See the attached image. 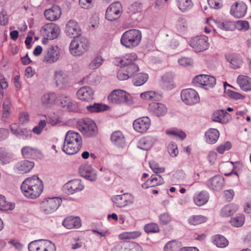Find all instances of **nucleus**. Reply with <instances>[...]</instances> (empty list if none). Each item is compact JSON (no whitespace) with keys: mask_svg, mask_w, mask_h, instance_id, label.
Here are the masks:
<instances>
[{"mask_svg":"<svg viewBox=\"0 0 251 251\" xmlns=\"http://www.w3.org/2000/svg\"><path fill=\"white\" fill-rule=\"evenodd\" d=\"M236 211L235 207L231 205L225 206L221 211V214L224 217H228L233 214Z\"/></svg>","mask_w":251,"mask_h":251,"instance_id":"obj_51","label":"nucleus"},{"mask_svg":"<svg viewBox=\"0 0 251 251\" xmlns=\"http://www.w3.org/2000/svg\"><path fill=\"white\" fill-rule=\"evenodd\" d=\"M14 208V205L11 203L7 202L4 196L0 195V210L2 211H7L12 210Z\"/></svg>","mask_w":251,"mask_h":251,"instance_id":"obj_45","label":"nucleus"},{"mask_svg":"<svg viewBox=\"0 0 251 251\" xmlns=\"http://www.w3.org/2000/svg\"><path fill=\"white\" fill-rule=\"evenodd\" d=\"M56 98L54 93H48L44 94L41 98L42 104L45 107H49L53 105Z\"/></svg>","mask_w":251,"mask_h":251,"instance_id":"obj_33","label":"nucleus"},{"mask_svg":"<svg viewBox=\"0 0 251 251\" xmlns=\"http://www.w3.org/2000/svg\"><path fill=\"white\" fill-rule=\"evenodd\" d=\"M151 121L148 117H143L135 120L133 126L134 129L140 133L145 132L149 128Z\"/></svg>","mask_w":251,"mask_h":251,"instance_id":"obj_15","label":"nucleus"},{"mask_svg":"<svg viewBox=\"0 0 251 251\" xmlns=\"http://www.w3.org/2000/svg\"><path fill=\"white\" fill-rule=\"evenodd\" d=\"M144 230L148 234L158 232L159 228L157 224L153 223L147 224L144 226Z\"/></svg>","mask_w":251,"mask_h":251,"instance_id":"obj_47","label":"nucleus"},{"mask_svg":"<svg viewBox=\"0 0 251 251\" xmlns=\"http://www.w3.org/2000/svg\"><path fill=\"white\" fill-rule=\"evenodd\" d=\"M152 145L151 139L149 137L141 138L138 143V147L143 150H149Z\"/></svg>","mask_w":251,"mask_h":251,"instance_id":"obj_39","label":"nucleus"},{"mask_svg":"<svg viewBox=\"0 0 251 251\" xmlns=\"http://www.w3.org/2000/svg\"><path fill=\"white\" fill-rule=\"evenodd\" d=\"M89 42L83 36L75 37L70 45V51L74 56H79L86 52L88 49Z\"/></svg>","mask_w":251,"mask_h":251,"instance_id":"obj_3","label":"nucleus"},{"mask_svg":"<svg viewBox=\"0 0 251 251\" xmlns=\"http://www.w3.org/2000/svg\"><path fill=\"white\" fill-rule=\"evenodd\" d=\"M226 93L228 97L234 100H243L245 98V96H243L241 94L230 90H226Z\"/></svg>","mask_w":251,"mask_h":251,"instance_id":"obj_63","label":"nucleus"},{"mask_svg":"<svg viewBox=\"0 0 251 251\" xmlns=\"http://www.w3.org/2000/svg\"><path fill=\"white\" fill-rule=\"evenodd\" d=\"M125 70L126 73H128V74L132 77L136 72L139 71V67L135 63L130 64V65H128L126 67H125Z\"/></svg>","mask_w":251,"mask_h":251,"instance_id":"obj_58","label":"nucleus"},{"mask_svg":"<svg viewBox=\"0 0 251 251\" xmlns=\"http://www.w3.org/2000/svg\"><path fill=\"white\" fill-rule=\"evenodd\" d=\"M208 194L205 191H201L194 197L195 204L199 206L205 204L208 201Z\"/></svg>","mask_w":251,"mask_h":251,"instance_id":"obj_32","label":"nucleus"},{"mask_svg":"<svg viewBox=\"0 0 251 251\" xmlns=\"http://www.w3.org/2000/svg\"><path fill=\"white\" fill-rule=\"evenodd\" d=\"M66 142L82 145V138L77 133L73 131H69L66 134L64 140Z\"/></svg>","mask_w":251,"mask_h":251,"instance_id":"obj_27","label":"nucleus"},{"mask_svg":"<svg viewBox=\"0 0 251 251\" xmlns=\"http://www.w3.org/2000/svg\"><path fill=\"white\" fill-rule=\"evenodd\" d=\"M28 247L29 251H56L54 244L48 240H36L31 242Z\"/></svg>","mask_w":251,"mask_h":251,"instance_id":"obj_5","label":"nucleus"},{"mask_svg":"<svg viewBox=\"0 0 251 251\" xmlns=\"http://www.w3.org/2000/svg\"><path fill=\"white\" fill-rule=\"evenodd\" d=\"M125 68L121 66V69L119 71L117 74V77L120 80H125L129 78L130 75L125 70Z\"/></svg>","mask_w":251,"mask_h":251,"instance_id":"obj_62","label":"nucleus"},{"mask_svg":"<svg viewBox=\"0 0 251 251\" xmlns=\"http://www.w3.org/2000/svg\"><path fill=\"white\" fill-rule=\"evenodd\" d=\"M245 221L244 217L242 215L236 216L233 218L230 221L231 224L235 227L242 226Z\"/></svg>","mask_w":251,"mask_h":251,"instance_id":"obj_53","label":"nucleus"},{"mask_svg":"<svg viewBox=\"0 0 251 251\" xmlns=\"http://www.w3.org/2000/svg\"><path fill=\"white\" fill-rule=\"evenodd\" d=\"M164 182L163 179L161 176L158 175H152L145 183L142 184V187L146 189L149 187H154L162 184Z\"/></svg>","mask_w":251,"mask_h":251,"instance_id":"obj_25","label":"nucleus"},{"mask_svg":"<svg viewBox=\"0 0 251 251\" xmlns=\"http://www.w3.org/2000/svg\"><path fill=\"white\" fill-rule=\"evenodd\" d=\"M79 172L81 176L91 181H95L97 179L96 171L90 165H81L79 168Z\"/></svg>","mask_w":251,"mask_h":251,"instance_id":"obj_13","label":"nucleus"},{"mask_svg":"<svg viewBox=\"0 0 251 251\" xmlns=\"http://www.w3.org/2000/svg\"><path fill=\"white\" fill-rule=\"evenodd\" d=\"M180 95L182 101L188 105L195 104L200 100L198 93L193 89H184L182 90Z\"/></svg>","mask_w":251,"mask_h":251,"instance_id":"obj_9","label":"nucleus"},{"mask_svg":"<svg viewBox=\"0 0 251 251\" xmlns=\"http://www.w3.org/2000/svg\"><path fill=\"white\" fill-rule=\"evenodd\" d=\"M22 153L25 158H30L35 157L39 153V151L29 147H25L22 149Z\"/></svg>","mask_w":251,"mask_h":251,"instance_id":"obj_38","label":"nucleus"},{"mask_svg":"<svg viewBox=\"0 0 251 251\" xmlns=\"http://www.w3.org/2000/svg\"><path fill=\"white\" fill-rule=\"evenodd\" d=\"M84 243L83 240L79 237L73 238L71 240V246L72 250H76L81 248Z\"/></svg>","mask_w":251,"mask_h":251,"instance_id":"obj_52","label":"nucleus"},{"mask_svg":"<svg viewBox=\"0 0 251 251\" xmlns=\"http://www.w3.org/2000/svg\"><path fill=\"white\" fill-rule=\"evenodd\" d=\"M12 158V155L10 153L6 152L4 150L0 149V161L4 164L9 163Z\"/></svg>","mask_w":251,"mask_h":251,"instance_id":"obj_49","label":"nucleus"},{"mask_svg":"<svg viewBox=\"0 0 251 251\" xmlns=\"http://www.w3.org/2000/svg\"><path fill=\"white\" fill-rule=\"evenodd\" d=\"M61 15V11L59 6L53 5L49 9L44 12V15L46 19L50 21H55L58 19Z\"/></svg>","mask_w":251,"mask_h":251,"instance_id":"obj_20","label":"nucleus"},{"mask_svg":"<svg viewBox=\"0 0 251 251\" xmlns=\"http://www.w3.org/2000/svg\"><path fill=\"white\" fill-rule=\"evenodd\" d=\"M140 97L142 99L147 100H152L155 97V93L153 91H147L144 93H142L140 95Z\"/></svg>","mask_w":251,"mask_h":251,"instance_id":"obj_64","label":"nucleus"},{"mask_svg":"<svg viewBox=\"0 0 251 251\" xmlns=\"http://www.w3.org/2000/svg\"><path fill=\"white\" fill-rule=\"evenodd\" d=\"M107 107L105 105L95 103L93 105L87 106L86 108L91 112H99L106 110Z\"/></svg>","mask_w":251,"mask_h":251,"instance_id":"obj_43","label":"nucleus"},{"mask_svg":"<svg viewBox=\"0 0 251 251\" xmlns=\"http://www.w3.org/2000/svg\"><path fill=\"white\" fill-rule=\"evenodd\" d=\"M204 79L203 88L205 89L212 88L216 84V79L214 76L206 75Z\"/></svg>","mask_w":251,"mask_h":251,"instance_id":"obj_48","label":"nucleus"},{"mask_svg":"<svg viewBox=\"0 0 251 251\" xmlns=\"http://www.w3.org/2000/svg\"><path fill=\"white\" fill-rule=\"evenodd\" d=\"M247 9L246 4L242 3L239 5L238 2H236L235 5L231 6L230 14L236 18H241L245 15Z\"/></svg>","mask_w":251,"mask_h":251,"instance_id":"obj_19","label":"nucleus"},{"mask_svg":"<svg viewBox=\"0 0 251 251\" xmlns=\"http://www.w3.org/2000/svg\"><path fill=\"white\" fill-rule=\"evenodd\" d=\"M141 38V33L139 30L130 29L126 31L123 34L121 43L127 48H133L140 44Z\"/></svg>","mask_w":251,"mask_h":251,"instance_id":"obj_2","label":"nucleus"},{"mask_svg":"<svg viewBox=\"0 0 251 251\" xmlns=\"http://www.w3.org/2000/svg\"><path fill=\"white\" fill-rule=\"evenodd\" d=\"M34 166L33 162L24 160L16 164V169L20 173L25 174L30 172Z\"/></svg>","mask_w":251,"mask_h":251,"instance_id":"obj_28","label":"nucleus"},{"mask_svg":"<svg viewBox=\"0 0 251 251\" xmlns=\"http://www.w3.org/2000/svg\"><path fill=\"white\" fill-rule=\"evenodd\" d=\"M237 81L243 91H251V78L248 76L240 75L237 78Z\"/></svg>","mask_w":251,"mask_h":251,"instance_id":"obj_29","label":"nucleus"},{"mask_svg":"<svg viewBox=\"0 0 251 251\" xmlns=\"http://www.w3.org/2000/svg\"><path fill=\"white\" fill-rule=\"evenodd\" d=\"M181 247V243L176 240L168 242L164 247V251H178Z\"/></svg>","mask_w":251,"mask_h":251,"instance_id":"obj_40","label":"nucleus"},{"mask_svg":"<svg viewBox=\"0 0 251 251\" xmlns=\"http://www.w3.org/2000/svg\"><path fill=\"white\" fill-rule=\"evenodd\" d=\"M219 137V132L218 130L214 128L210 129L205 133L206 142L209 144H214Z\"/></svg>","mask_w":251,"mask_h":251,"instance_id":"obj_36","label":"nucleus"},{"mask_svg":"<svg viewBox=\"0 0 251 251\" xmlns=\"http://www.w3.org/2000/svg\"><path fill=\"white\" fill-rule=\"evenodd\" d=\"M207 220L206 217L201 215H195L191 217L189 219V223L193 225H198L205 222Z\"/></svg>","mask_w":251,"mask_h":251,"instance_id":"obj_46","label":"nucleus"},{"mask_svg":"<svg viewBox=\"0 0 251 251\" xmlns=\"http://www.w3.org/2000/svg\"><path fill=\"white\" fill-rule=\"evenodd\" d=\"M226 60L230 63V66L233 69H237L242 64V60L237 56L234 54H228L226 55Z\"/></svg>","mask_w":251,"mask_h":251,"instance_id":"obj_35","label":"nucleus"},{"mask_svg":"<svg viewBox=\"0 0 251 251\" xmlns=\"http://www.w3.org/2000/svg\"><path fill=\"white\" fill-rule=\"evenodd\" d=\"M59 100L60 105L66 108L69 111H74L78 108L77 103L73 102L69 97L62 95L59 97Z\"/></svg>","mask_w":251,"mask_h":251,"instance_id":"obj_21","label":"nucleus"},{"mask_svg":"<svg viewBox=\"0 0 251 251\" xmlns=\"http://www.w3.org/2000/svg\"><path fill=\"white\" fill-rule=\"evenodd\" d=\"M123 6L119 1L114 2L107 8L105 18L109 21H114L118 19L121 16Z\"/></svg>","mask_w":251,"mask_h":251,"instance_id":"obj_8","label":"nucleus"},{"mask_svg":"<svg viewBox=\"0 0 251 251\" xmlns=\"http://www.w3.org/2000/svg\"><path fill=\"white\" fill-rule=\"evenodd\" d=\"M54 77L56 86L58 87H62L68 82V75L62 71L56 72Z\"/></svg>","mask_w":251,"mask_h":251,"instance_id":"obj_30","label":"nucleus"},{"mask_svg":"<svg viewBox=\"0 0 251 251\" xmlns=\"http://www.w3.org/2000/svg\"><path fill=\"white\" fill-rule=\"evenodd\" d=\"M213 243L219 248H225L228 245V241L225 236H214Z\"/></svg>","mask_w":251,"mask_h":251,"instance_id":"obj_42","label":"nucleus"},{"mask_svg":"<svg viewBox=\"0 0 251 251\" xmlns=\"http://www.w3.org/2000/svg\"><path fill=\"white\" fill-rule=\"evenodd\" d=\"M66 33L71 37H78L80 34V28L78 23L75 20H70L66 26Z\"/></svg>","mask_w":251,"mask_h":251,"instance_id":"obj_17","label":"nucleus"},{"mask_svg":"<svg viewBox=\"0 0 251 251\" xmlns=\"http://www.w3.org/2000/svg\"><path fill=\"white\" fill-rule=\"evenodd\" d=\"M59 55L57 47H50L45 52L43 61L48 63H54L59 59Z\"/></svg>","mask_w":251,"mask_h":251,"instance_id":"obj_14","label":"nucleus"},{"mask_svg":"<svg viewBox=\"0 0 251 251\" xmlns=\"http://www.w3.org/2000/svg\"><path fill=\"white\" fill-rule=\"evenodd\" d=\"M103 62V59L102 57L100 55H97L89 64V67L91 69H96L100 66Z\"/></svg>","mask_w":251,"mask_h":251,"instance_id":"obj_50","label":"nucleus"},{"mask_svg":"<svg viewBox=\"0 0 251 251\" xmlns=\"http://www.w3.org/2000/svg\"><path fill=\"white\" fill-rule=\"evenodd\" d=\"M148 78V76L147 74H140L137 75L134 81V84L136 86H141L147 81Z\"/></svg>","mask_w":251,"mask_h":251,"instance_id":"obj_57","label":"nucleus"},{"mask_svg":"<svg viewBox=\"0 0 251 251\" xmlns=\"http://www.w3.org/2000/svg\"><path fill=\"white\" fill-rule=\"evenodd\" d=\"M111 140L115 145L119 147H123L125 144L124 136L122 133L119 131L112 133Z\"/></svg>","mask_w":251,"mask_h":251,"instance_id":"obj_31","label":"nucleus"},{"mask_svg":"<svg viewBox=\"0 0 251 251\" xmlns=\"http://www.w3.org/2000/svg\"><path fill=\"white\" fill-rule=\"evenodd\" d=\"M168 151L170 155L173 157H176L178 153L177 146L174 143H171L169 145Z\"/></svg>","mask_w":251,"mask_h":251,"instance_id":"obj_59","label":"nucleus"},{"mask_svg":"<svg viewBox=\"0 0 251 251\" xmlns=\"http://www.w3.org/2000/svg\"><path fill=\"white\" fill-rule=\"evenodd\" d=\"M64 187L71 194L81 191L84 188V186L81 184V180L78 179L69 181L65 185Z\"/></svg>","mask_w":251,"mask_h":251,"instance_id":"obj_23","label":"nucleus"},{"mask_svg":"<svg viewBox=\"0 0 251 251\" xmlns=\"http://www.w3.org/2000/svg\"><path fill=\"white\" fill-rule=\"evenodd\" d=\"M162 80L164 84H166V87L169 89H171L174 87L172 83L173 81V76L171 74H166L162 77Z\"/></svg>","mask_w":251,"mask_h":251,"instance_id":"obj_55","label":"nucleus"},{"mask_svg":"<svg viewBox=\"0 0 251 251\" xmlns=\"http://www.w3.org/2000/svg\"><path fill=\"white\" fill-rule=\"evenodd\" d=\"M31 136V133L30 130H28L26 128H22L19 130V132L18 133L16 136L19 138H22L24 139H25L28 138H30Z\"/></svg>","mask_w":251,"mask_h":251,"instance_id":"obj_60","label":"nucleus"},{"mask_svg":"<svg viewBox=\"0 0 251 251\" xmlns=\"http://www.w3.org/2000/svg\"><path fill=\"white\" fill-rule=\"evenodd\" d=\"M46 125L47 123L45 120L40 121L38 126H35L33 128V132L38 135L40 134L42 132L43 128L46 126Z\"/></svg>","mask_w":251,"mask_h":251,"instance_id":"obj_61","label":"nucleus"},{"mask_svg":"<svg viewBox=\"0 0 251 251\" xmlns=\"http://www.w3.org/2000/svg\"><path fill=\"white\" fill-rule=\"evenodd\" d=\"M236 29L241 31H247L249 28V24L246 21H238L235 23Z\"/></svg>","mask_w":251,"mask_h":251,"instance_id":"obj_54","label":"nucleus"},{"mask_svg":"<svg viewBox=\"0 0 251 251\" xmlns=\"http://www.w3.org/2000/svg\"><path fill=\"white\" fill-rule=\"evenodd\" d=\"M177 3L178 8L182 12L189 10L193 6L191 0H177Z\"/></svg>","mask_w":251,"mask_h":251,"instance_id":"obj_41","label":"nucleus"},{"mask_svg":"<svg viewBox=\"0 0 251 251\" xmlns=\"http://www.w3.org/2000/svg\"><path fill=\"white\" fill-rule=\"evenodd\" d=\"M189 45L195 51H203L208 48V37L204 35L196 36L189 41Z\"/></svg>","mask_w":251,"mask_h":251,"instance_id":"obj_10","label":"nucleus"},{"mask_svg":"<svg viewBox=\"0 0 251 251\" xmlns=\"http://www.w3.org/2000/svg\"><path fill=\"white\" fill-rule=\"evenodd\" d=\"M61 202L62 200L59 197L49 198L42 202L41 208L45 214H50L57 209Z\"/></svg>","mask_w":251,"mask_h":251,"instance_id":"obj_7","label":"nucleus"},{"mask_svg":"<svg viewBox=\"0 0 251 251\" xmlns=\"http://www.w3.org/2000/svg\"><path fill=\"white\" fill-rule=\"evenodd\" d=\"M41 32L47 39L52 40L58 37L60 33V29L56 24L50 23L43 26Z\"/></svg>","mask_w":251,"mask_h":251,"instance_id":"obj_11","label":"nucleus"},{"mask_svg":"<svg viewBox=\"0 0 251 251\" xmlns=\"http://www.w3.org/2000/svg\"><path fill=\"white\" fill-rule=\"evenodd\" d=\"M115 204L118 207H124L134 202L133 196L129 193L117 195L112 198Z\"/></svg>","mask_w":251,"mask_h":251,"instance_id":"obj_12","label":"nucleus"},{"mask_svg":"<svg viewBox=\"0 0 251 251\" xmlns=\"http://www.w3.org/2000/svg\"><path fill=\"white\" fill-rule=\"evenodd\" d=\"M82 145L66 142L64 141V145L62 147V151L66 154L69 155L75 154L80 149Z\"/></svg>","mask_w":251,"mask_h":251,"instance_id":"obj_26","label":"nucleus"},{"mask_svg":"<svg viewBox=\"0 0 251 251\" xmlns=\"http://www.w3.org/2000/svg\"><path fill=\"white\" fill-rule=\"evenodd\" d=\"M10 113V101L9 99H5L2 104V118L5 120Z\"/></svg>","mask_w":251,"mask_h":251,"instance_id":"obj_44","label":"nucleus"},{"mask_svg":"<svg viewBox=\"0 0 251 251\" xmlns=\"http://www.w3.org/2000/svg\"><path fill=\"white\" fill-rule=\"evenodd\" d=\"M109 102L113 104L126 102L128 104L132 103L131 97L129 94L120 89L113 90L108 97Z\"/></svg>","mask_w":251,"mask_h":251,"instance_id":"obj_6","label":"nucleus"},{"mask_svg":"<svg viewBox=\"0 0 251 251\" xmlns=\"http://www.w3.org/2000/svg\"><path fill=\"white\" fill-rule=\"evenodd\" d=\"M77 126L79 130L87 137L94 136L97 133L96 124L90 119L79 120Z\"/></svg>","mask_w":251,"mask_h":251,"instance_id":"obj_4","label":"nucleus"},{"mask_svg":"<svg viewBox=\"0 0 251 251\" xmlns=\"http://www.w3.org/2000/svg\"><path fill=\"white\" fill-rule=\"evenodd\" d=\"M166 133L170 135H172L176 137H178L183 140L185 138L186 135L182 130L175 129L173 130H167Z\"/></svg>","mask_w":251,"mask_h":251,"instance_id":"obj_56","label":"nucleus"},{"mask_svg":"<svg viewBox=\"0 0 251 251\" xmlns=\"http://www.w3.org/2000/svg\"><path fill=\"white\" fill-rule=\"evenodd\" d=\"M150 111L156 116L159 117L164 115L167 109L165 105L160 103H152L149 106Z\"/></svg>","mask_w":251,"mask_h":251,"instance_id":"obj_22","label":"nucleus"},{"mask_svg":"<svg viewBox=\"0 0 251 251\" xmlns=\"http://www.w3.org/2000/svg\"><path fill=\"white\" fill-rule=\"evenodd\" d=\"M43 181L36 176L26 178L21 189L24 195L28 198L35 199L40 196L43 190Z\"/></svg>","mask_w":251,"mask_h":251,"instance_id":"obj_1","label":"nucleus"},{"mask_svg":"<svg viewBox=\"0 0 251 251\" xmlns=\"http://www.w3.org/2000/svg\"><path fill=\"white\" fill-rule=\"evenodd\" d=\"M229 116V114L225 110H221L215 112L212 116V120L214 121L218 122L222 124L226 123L228 120L226 118Z\"/></svg>","mask_w":251,"mask_h":251,"instance_id":"obj_34","label":"nucleus"},{"mask_svg":"<svg viewBox=\"0 0 251 251\" xmlns=\"http://www.w3.org/2000/svg\"><path fill=\"white\" fill-rule=\"evenodd\" d=\"M225 179L220 175H216L211 178L207 181L208 187L215 191H221L224 185Z\"/></svg>","mask_w":251,"mask_h":251,"instance_id":"obj_16","label":"nucleus"},{"mask_svg":"<svg viewBox=\"0 0 251 251\" xmlns=\"http://www.w3.org/2000/svg\"><path fill=\"white\" fill-rule=\"evenodd\" d=\"M62 224L68 229L78 228L81 226V220L78 217L70 216L63 221Z\"/></svg>","mask_w":251,"mask_h":251,"instance_id":"obj_24","label":"nucleus"},{"mask_svg":"<svg viewBox=\"0 0 251 251\" xmlns=\"http://www.w3.org/2000/svg\"><path fill=\"white\" fill-rule=\"evenodd\" d=\"M78 98L82 100L89 101L94 99V92L91 88L83 86L76 93Z\"/></svg>","mask_w":251,"mask_h":251,"instance_id":"obj_18","label":"nucleus"},{"mask_svg":"<svg viewBox=\"0 0 251 251\" xmlns=\"http://www.w3.org/2000/svg\"><path fill=\"white\" fill-rule=\"evenodd\" d=\"M137 55L135 53L126 54L120 61V64L123 67L130 65V64L134 63V62L137 60Z\"/></svg>","mask_w":251,"mask_h":251,"instance_id":"obj_37","label":"nucleus"}]
</instances>
